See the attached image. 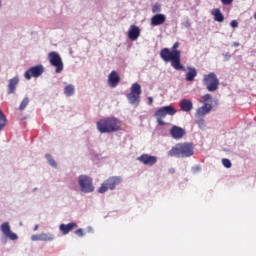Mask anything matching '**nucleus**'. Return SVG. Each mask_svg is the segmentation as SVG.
Masks as SVG:
<instances>
[{"label":"nucleus","instance_id":"38","mask_svg":"<svg viewBox=\"0 0 256 256\" xmlns=\"http://www.w3.org/2000/svg\"><path fill=\"white\" fill-rule=\"evenodd\" d=\"M233 46H234V47H239V42H234V43H233Z\"/></svg>","mask_w":256,"mask_h":256},{"label":"nucleus","instance_id":"3","mask_svg":"<svg viewBox=\"0 0 256 256\" xmlns=\"http://www.w3.org/2000/svg\"><path fill=\"white\" fill-rule=\"evenodd\" d=\"M96 127L100 133H115L119 131V119L115 117L101 119L96 123Z\"/></svg>","mask_w":256,"mask_h":256},{"label":"nucleus","instance_id":"7","mask_svg":"<svg viewBox=\"0 0 256 256\" xmlns=\"http://www.w3.org/2000/svg\"><path fill=\"white\" fill-rule=\"evenodd\" d=\"M123 181V178L121 176H112L109 177L107 180H105L101 187L98 189V193H107V191H113L117 185H119Z\"/></svg>","mask_w":256,"mask_h":256},{"label":"nucleus","instance_id":"19","mask_svg":"<svg viewBox=\"0 0 256 256\" xmlns=\"http://www.w3.org/2000/svg\"><path fill=\"white\" fill-rule=\"evenodd\" d=\"M179 107L184 113H189V111H193V102L189 99H182L179 102Z\"/></svg>","mask_w":256,"mask_h":256},{"label":"nucleus","instance_id":"2","mask_svg":"<svg viewBox=\"0 0 256 256\" xmlns=\"http://www.w3.org/2000/svg\"><path fill=\"white\" fill-rule=\"evenodd\" d=\"M193 144L191 143H178L168 151L169 157H193Z\"/></svg>","mask_w":256,"mask_h":256},{"label":"nucleus","instance_id":"23","mask_svg":"<svg viewBox=\"0 0 256 256\" xmlns=\"http://www.w3.org/2000/svg\"><path fill=\"white\" fill-rule=\"evenodd\" d=\"M19 83V77L18 76H15L14 78L10 79L9 80V84H8V87H9V92L8 93H15V89L17 87Z\"/></svg>","mask_w":256,"mask_h":256},{"label":"nucleus","instance_id":"24","mask_svg":"<svg viewBox=\"0 0 256 256\" xmlns=\"http://www.w3.org/2000/svg\"><path fill=\"white\" fill-rule=\"evenodd\" d=\"M64 95H66V97H73V95H75V86L72 84L65 86Z\"/></svg>","mask_w":256,"mask_h":256},{"label":"nucleus","instance_id":"26","mask_svg":"<svg viewBox=\"0 0 256 256\" xmlns=\"http://www.w3.org/2000/svg\"><path fill=\"white\" fill-rule=\"evenodd\" d=\"M196 125H198L199 129H205L207 127V124L205 123V119L198 118V120L195 121Z\"/></svg>","mask_w":256,"mask_h":256},{"label":"nucleus","instance_id":"10","mask_svg":"<svg viewBox=\"0 0 256 256\" xmlns=\"http://www.w3.org/2000/svg\"><path fill=\"white\" fill-rule=\"evenodd\" d=\"M0 230L3 233L4 237L7 239H10V241H17L19 239V236L13 231H11V226L9 225V222H4L0 225Z\"/></svg>","mask_w":256,"mask_h":256},{"label":"nucleus","instance_id":"29","mask_svg":"<svg viewBox=\"0 0 256 256\" xmlns=\"http://www.w3.org/2000/svg\"><path fill=\"white\" fill-rule=\"evenodd\" d=\"M152 13L160 14V13H161V4L155 3V4L152 6Z\"/></svg>","mask_w":256,"mask_h":256},{"label":"nucleus","instance_id":"17","mask_svg":"<svg viewBox=\"0 0 256 256\" xmlns=\"http://www.w3.org/2000/svg\"><path fill=\"white\" fill-rule=\"evenodd\" d=\"M53 239H55V235L47 233L35 234L31 236V241H53Z\"/></svg>","mask_w":256,"mask_h":256},{"label":"nucleus","instance_id":"9","mask_svg":"<svg viewBox=\"0 0 256 256\" xmlns=\"http://www.w3.org/2000/svg\"><path fill=\"white\" fill-rule=\"evenodd\" d=\"M50 65L55 67V73H63V60L57 52H50L48 55Z\"/></svg>","mask_w":256,"mask_h":256},{"label":"nucleus","instance_id":"28","mask_svg":"<svg viewBox=\"0 0 256 256\" xmlns=\"http://www.w3.org/2000/svg\"><path fill=\"white\" fill-rule=\"evenodd\" d=\"M45 157H46L49 165H51V167H55V168L57 167V162H55V160L53 159V157H51V155L46 154Z\"/></svg>","mask_w":256,"mask_h":256},{"label":"nucleus","instance_id":"40","mask_svg":"<svg viewBox=\"0 0 256 256\" xmlns=\"http://www.w3.org/2000/svg\"><path fill=\"white\" fill-rule=\"evenodd\" d=\"M2 243H5V239H2Z\"/></svg>","mask_w":256,"mask_h":256},{"label":"nucleus","instance_id":"8","mask_svg":"<svg viewBox=\"0 0 256 256\" xmlns=\"http://www.w3.org/2000/svg\"><path fill=\"white\" fill-rule=\"evenodd\" d=\"M78 185L82 193H93L95 191L93 179L87 175H80L78 177Z\"/></svg>","mask_w":256,"mask_h":256},{"label":"nucleus","instance_id":"5","mask_svg":"<svg viewBox=\"0 0 256 256\" xmlns=\"http://www.w3.org/2000/svg\"><path fill=\"white\" fill-rule=\"evenodd\" d=\"M203 84L207 91L215 93L219 89V78H217V74L211 72L210 74L204 75Z\"/></svg>","mask_w":256,"mask_h":256},{"label":"nucleus","instance_id":"36","mask_svg":"<svg viewBox=\"0 0 256 256\" xmlns=\"http://www.w3.org/2000/svg\"><path fill=\"white\" fill-rule=\"evenodd\" d=\"M148 105H153V97H148Z\"/></svg>","mask_w":256,"mask_h":256},{"label":"nucleus","instance_id":"32","mask_svg":"<svg viewBox=\"0 0 256 256\" xmlns=\"http://www.w3.org/2000/svg\"><path fill=\"white\" fill-rule=\"evenodd\" d=\"M75 235H78V237H83V229L79 228L78 230H76Z\"/></svg>","mask_w":256,"mask_h":256},{"label":"nucleus","instance_id":"31","mask_svg":"<svg viewBox=\"0 0 256 256\" xmlns=\"http://www.w3.org/2000/svg\"><path fill=\"white\" fill-rule=\"evenodd\" d=\"M230 27H232L233 29H236V27H239V23L237 22V20H232L230 22Z\"/></svg>","mask_w":256,"mask_h":256},{"label":"nucleus","instance_id":"11","mask_svg":"<svg viewBox=\"0 0 256 256\" xmlns=\"http://www.w3.org/2000/svg\"><path fill=\"white\" fill-rule=\"evenodd\" d=\"M43 71V65L33 66L25 72L24 77L29 81L31 77H41V75H43Z\"/></svg>","mask_w":256,"mask_h":256},{"label":"nucleus","instance_id":"25","mask_svg":"<svg viewBox=\"0 0 256 256\" xmlns=\"http://www.w3.org/2000/svg\"><path fill=\"white\" fill-rule=\"evenodd\" d=\"M7 126V117H5V114H3V110L0 108V131H3L5 127Z\"/></svg>","mask_w":256,"mask_h":256},{"label":"nucleus","instance_id":"33","mask_svg":"<svg viewBox=\"0 0 256 256\" xmlns=\"http://www.w3.org/2000/svg\"><path fill=\"white\" fill-rule=\"evenodd\" d=\"M158 125H165V122L163 121V117H156Z\"/></svg>","mask_w":256,"mask_h":256},{"label":"nucleus","instance_id":"27","mask_svg":"<svg viewBox=\"0 0 256 256\" xmlns=\"http://www.w3.org/2000/svg\"><path fill=\"white\" fill-rule=\"evenodd\" d=\"M29 105V98H24L20 103L19 109L20 111H24V109Z\"/></svg>","mask_w":256,"mask_h":256},{"label":"nucleus","instance_id":"34","mask_svg":"<svg viewBox=\"0 0 256 256\" xmlns=\"http://www.w3.org/2000/svg\"><path fill=\"white\" fill-rule=\"evenodd\" d=\"M229 59H231V53L227 52L226 54H224V60L229 61Z\"/></svg>","mask_w":256,"mask_h":256},{"label":"nucleus","instance_id":"30","mask_svg":"<svg viewBox=\"0 0 256 256\" xmlns=\"http://www.w3.org/2000/svg\"><path fill=\"white\" fill-rule=\"evenodd\" d=\"M222 164L226 169H231V160L224 158L222 159Z\"/></svg>","mask_w":256,"mask_h":256},{"label":"nucleus","instance_id":"35","mask_svg":"<svg viewBox=\"0 0 256 256\" xmlns=\"http://www.w3.org/2000/svg\"><path fill=\"white\" fill-rule=\"evenodd\" d=\"M223 5H231L233 3V0H221Z\"/></svg>","mask_w":256,"mask_h":256},{"label":"nucleus","instance_id":"37","mask_svg":"<svg viewBox=\"0 0 256 256\" xmlns=\"http://www.w3.org/2000/svg\"><path fill=\"white\" fill-rule=\"evenodd\" d=\"M201 171V168L199 166L193 168V172Z\"/></svg>","mask_w":256,"mask_h":256},{"label":"nucleus","instance_id":"21","mask_svg":"<svg viewBox=\"0 0 256 256\" xmlns=\"http://www.w3.org/2000/svg\"><path fill=\"white\" fill-rule=\"evenodd\" d=\"M211 14L214 17V21H217L218 23H223L225 21V17L221 13V10L218 8H215L211 11Z\"/></svg>","mask_w":256,"mask_h":256},{"label":"nucleus","instance_id":"16","mask_svg":"<svg viewBox=\"0 0 256 256\" xmlns=\"http://www.w3.org/2000/svg\"><path fill=\"white\" fill-rule=\"evenodd\" d=\"M167 21V16L165 14H156L150 20V25L152 27H159V25H163Z\"/></svg>","mask_w":256,"mask_h":256},{"label":"nucleus","instance_id":"39","mask_svg":"<svg viewBox=\"0 0 256 256\" xmlns=\"http://www.w3.org/2000/svg\"><path fill=\"white\" fill-rule=\"evenodd\" d=\"M37 229H39V225H35V227H34V231H37Z\"/></svg>","mask_w":256,"mask_h":256},{"label":"nucleus","instance_id":"18","mask_svg":"<svg viewBox=\"0 0 256 256\" xmlns=\"http://www.w3.org/2000/svg\"><path fill=\"white\" fill-rule=\"evenodd\" d=\"M120 81H121V78L119 77V74L117 73V71H112L108 75V85L110 87H117Z\"/></svg>","mask_w":256,"mask_h":256},{"label":"nucleus","instance_id":"12","mask_svg":"<svg viewBox=\"0 0 256 256\" xmlns=\"http://www.w3.org/2000/svg\"><path fill=\"white\" fill-rule=\"evenodd\" d=\"M175 113H177V110H175V107L168 105V106L159 108L154 113V117H162L163 119H165L167 115L173 116L175 115Z\"/></svg>","mask_w":256,"mask_h":256},{"label":"nucleus","instance_id":"13","mask_svg":"<svg viewBox=\"0 0 256 256\" xmlns=\"http://www.w3.org/2000/svg\"><path fill=\"white\" fill-rule=\"evenodd\" d=\"M137 161L143 163V165H148L153 167L157 163V156H151L149 154H142L137 158Z\"/></svg>","mask_w":256,"mask_h":256},{"label":"nucleus","instance_id":"20","mask_svg":"<svg viewBox=\"0 0 256 256\" xmlns=\"http://www.w3.org/2000/svg\"><path fill=\"white\" fill-rule=\"evenodd\" d=\"M77 227V223L70 222L68 224H61L59 226L60 231H62L63 235H67L68 233H71L75 228Z\"/></svg>","mask_w":256,"mask_h":256},{"label":"nucleus","instance_id":"22","mask_svg":"<svg viewBox=\"0 0 256 256\" xmlns=\"http://www.w3.org/2000/svg\"><path fill=\"white\" fill-rule=\"evenodd\" d=\"M197 77V69L195 67H188V72L186 73V81H195Z\"/></svg>","mask_w":256,"mask_h":256},{"label":"nucleus","instance_id":"14","mask_svg":"<svg viewBox=\"0 0 256 256\" xmlns=\"http://www.w3.org/2000/svg\"><path fill=\"white\" fill-rule=\"evenodd\" d=\"M186 131L185 129L179 127V126H172V128L170 129V135L172 137V139H183V137H185L186 135Z\"/></svg>","mask_w":256,"mask_h":256},{"label":"nucleus","instance_id":"6","mask_svg":"<svg viewBox=\"0 0 256 256\" xmlns=\"http://www.w3.org/2000/svg\"><path fill=\"white\" fill-rule=\"evenodd\" d=\"M127 99L130 105H134V107H139V103L141 101V85L139 83H134L131 86L130 93L127 94Z\"/></svg>","mask_w":256,"mask_h":256},{"label":"nucleus","instance_id":"4","mask_svg":"<svg viewBox=\"0 0 256 256\" xmlns=\"http://www.w3.org/2000/svg\"><path fill=\"white\" fill-rule=\"evenodd\" d=\"M200 103H203V105L196 110L195 117H197V119L205 117L213 111V96H211V94L201 96Z\"/></svg>","mask_w":256,"mask_h":256},{"label":"nucleus","instance_id":"1","mask_svg":"<svg viewBox=\"0 0 256 256\" xmlns=\"http://www.w3.org/2000/svg\"><path fill=\"white\" fill-rule=\"evenodd\" d=\"M179 49V42H175L171 50L164 48L160 51V57L165 63L171 61V66L176 71H186L185 66L181 64V51Z\"/></svg>","mask_w":256,"mask_h":256},{"label":"nucleus","instance_id":"15","mask_svg":"<svg viewBox=\"0 0 256 256\" xmlns=\"http://www.w3.org/2000/svg\"><path fill=\"white\" fill-rule=\"evenodd\" d=\"M141 37V29L136 25H131L128 30V38L130 41H137Z\"/></svg>","mask_w":256,"mask_h":256}]
</instances>
